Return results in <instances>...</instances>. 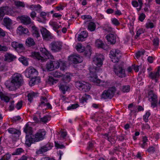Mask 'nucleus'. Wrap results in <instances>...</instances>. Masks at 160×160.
Wrapping results in <instances>:
<instances>
[{"instance_id": "obj_1", "label": "nucleus", "mask_w": 160, "mask_h": 160, "mask_svg": "<svg viewBox=\"0 0 160 160\" xmlns=\"http://www.w3.org/2000/svg\"><path fill=\"white\" fill-rule=\"evenodd\" d=\"M24 81L22 75L19 73H15L12 77L10 82L5 83L7 88L10 91H14L22 86Z\"/></svg>"}, {"instance_id": "obj_2", "label": "nucleus", "mask_w": 160, "mask_h": 160, "mask_svg": "<svg viewBox=\"0 0 160 160\" xmlns=\"http://www.w3.org/2000/svg\"><path fill=\"white\" fill-rule=\"evenodd\" d=\"M89 71L91 76L90 79L91 81L97 85L104 87L106 88L109 86L110 84L109 81H100L99 79L98 78L96 74V73L98 71V69L97 68H90Z\"/></svg>"}, {"instance_id": "obj_3", "label": "nucleus", "mask_w": 160, "mask_h": 160, "mask_svg": "<svg viewBox=\"0 0 160 160\" xmlns=\"http://www.w3.org/2000/svg\"><path fill=\"white\" fill-rule=\"evenodd\" d=\"M40 51L42 53L43 56L40 55L38 52H32L31 56L38 60H41L42 62L45 61L47 59L53 58L52 55L45 48H40Z\"/></svg>"}, {"instance_id": "obj_4", "label": "nucleus", "mask_w": 160, "mask_h": 160, "mask_svg": "<svg viewBox=\"0 0 160 160\" xmlns=\"http://www.w3.org/2000/svg\"><path fill=\"white\" fill-rule=\"evenodd\" d=\"M60 66L61 67V69L64 70L66 67V62L60 60L57 61H51L47 62L46 65V69L49 71L58 69Z\"/></svg>"}, {"instance_id": "obj_5", "label": "nucleus", "mask_w": 160, "mask_h": 160, "mask_svg": "<svg viewBox=\"0 0 160 160\" xmlns=\"http://www.w3.org/2000/svg\"><path fill=\"white\" fill-rule=\"evenodd\" d=\"M46 132L44 130H39L35 133L34 138H30L27 139L25 144L28 146H30L32 143L38 142L42 140L44 138Z\"/></svg>"}, {"instance_id": "obj_6", "label": "nucleus", "mask_w": 160, "mask_h": 160, "mask_svg": "<svg viewBox=\"0 0 160 160\" xmlns=\"http://www.w3.org/2000/svg\"><path fill=\"white\" fill-rule=\"evenodd\" d=\"M76 87L80 90L83 92H87L89 90L91 85L84 81H78L75 83Z\"/></svg>"}, {"instance_id": "obj_7", "label": "nucleus", "mask_w": 160, "mask_h": 160, "mask_svg": "<svg viewBox=\"0 0 160 160\" xmlns=\"http://www.w3.org/2000/svg\"><path fill=\"white\" fill-rule=\"evenodd\" d=\"M120 50L118 49H114L111 50L109 56L112 61L114 63L118 62L120 61Z\"/></svg>"}, {"instance_id": "obj_8", "label": "nucleus", "mask_w": 160, "mask_h": 160, "mask_svg": "<svg viewBox=\"0 0 160 160\" xmlns=\"http://www.w3.org/2000/svg\"><path fill=\"white\" fill-rule=\"evenodd\" d=\"M25 76L28 78L36 77L38 75L37 71L32 67L27 68L24 72Z\"/></svg>"}, {"instance_id": "obj_9", "label": "nucleus", "mask_w": 160, "mask_h": 160, "mask_svg": "<svg viewBox=\"0 0 160 160\" xmlns=\"http://www.w3.org/2000/svg\"><path fill=\"white\" fill-rule=\"evenodd\" d=\"M14 15V12L8 7L0 8V20L2 19L5 15Z\"/></svg>"}, {"instance_id": "obj_10", "label": "nucleus", "mask_w": 160, "mask_h": 160, "mask_svg": "<svg viewBox=\"0 0 160 160\" xmlns=\"http://www.w3.org/2000/svg\"><path fill=\"white\" fill-rule=\"evenodd\" d=\"M116 90V88L114 87L110 88L108 90L103 92L102 95V97L104 99L111 98L113 96Z\"/></svg>"}, {"instance_id": "obj_11", "label": "nucleus", "mask_w": 160, "mask_h": 160, "mask_svg": "<svg viewBox=\"0 0 160 160\" xmlns=\"http://www.w3.org/2000/svg\"><path fill=\"white\" fill-rule=\"evenodd\" d=\"M104 59V57L102 54H97L93 58V63L98 67H100L103 64Z\"/></svg>"}, {"instance_id": "obj_12", "label": "nucleus", "mask_w": 160, "mask_h": 160, "mask_svg": "<svg viewBox=\"0 0 160 160\" xmlns=\"http://www.w3.org/2000/svg\"><path fill=\"white\" fill-rule=\"evenodd\" d=\"M18 19L21 23L24 25H27L32 24L33 22H32L30 18L28 16L22 15L18 17Z\"/></svg>"}, {"instance_id": "obj_13", "label": "nucleus", "mask_w": 160, "mask_h": 160, "mask_svg": "<svg viewBox=\"0 0 160 160\" xmlns=\"http://www.w3.org/2000/svg\"><path fill=\"white\" fill-rule=\"evenodd\" d=\"M149 100L151 102V107L153 108L157 106V96L152 92H150L149 93Z\"/></svg>"}, {"instance_id": "obj_14", "label": "nucleus", "mask_w": 160, "mask_h": 160, "mask_svg": "<svg viewBox=\"0 0 160 160\" xmlns=\"http://www.w3.org/2000/svg\"><path fill=\"white\" fill-rule=\"evenodd\" d=\"M31 123L30 122H28L25 125L23 128L24 132L26 134V140L30 138H31V136L29 137V135H32L33 133V130L31 126Z\"/></svg>"}, {"instance_id": "obj_15", "label": "nucleus", "mask_w": 160, "mask_h": 160, "mask_svg": "<svg viewBox=\"0 0 160 160\" xmlns=\"http://www.w3.org/2000/svg\"><path fill=\"white\" fill-rule=\"evenodd\" d=\"M62 47V43L59 42H52L50 44V47L51 50L53 52L59 51Z\"/></svg>"}, {"instance_id": "obj_16", "label": "nucleus", "mask_w": 160, "mask_h": 160, "mask_svg": "<svg viewBox=\"0 0 160 160\" xmlns=\"http://www.w3.org/2000/svg\"><path fill=\"white\" fill-rule=\"evenodd\" d=\"M68 59L74 63H80L82 61V57L76 54L70 56L68 57Z\"/></svg>"}, {"instance_id": "obj_17", "label": "nucleus", "mask_w": 160, "mask_h": 160, "mask_svg": "<svg viewBox=\"0 0 160 160\" xmlns=\"http://www.w3.org/2000/svg\"><path fill=\"white\" fill-rule=\"evenodd\" d=\"M52 146V144L48 143L45 146L42 147L38 150H37L36 152V153L38 154H41L43 152H46L51 149Z\"/></svg>"}, {"instance_id": "obj_18", "label": "nucleus", "mask_w": 160, "mask_h": 160, "mask_svg": "<svg viewBox=\"0 0 160 160\" xmlns=\"http://www.w3.org/2000/svg\"><path fill=\"white\" fill-rule=\"evenodd\" d=\"M160 70V68H158V71L157 72H151L149 75V77L153 80H155V82H157L158 78L159 76V72Z\"/></svg>"}, {"instance_id": "obj_19", "label": "nucleus", "mask_w": 160, "mask_h": 160, "mask_svg": "<svg viewBox=\"0 0 160 160\" xmlns=\"http://www.w3.org/2000/svg\"><path fill=\"white\" fill-rule=\"evenodd\" d=\"M138 2L136 0H133L132 2V5L134 7H139L138 8H137L138 11H140L142 8L143 4V0H138Z\"/></svg>"}, {"instance_id": "obj_20", "label": "nucleus", "mask_w": 160, "mask_h": 160, "mask_svg": "<svg viewBox=\"0 0 160 160\" xmlns=\"http://www.w3.org/2000/svg\"><path fill=\"white\" fill-rule=\"evenodd\" d=\"M108 42L111 44H114L116 42V35L112 33L108 34L106 36Z\"/></svg>"}, {"instance_id": "obj_21", "label": "nucleus", "mask_w": 160, "mask_h": 160, "mask_svg": "<svg viewBox=\"0 0 160 160\" xmlns=\"http://www.w3.org/2000/svg\"><path fill=\"white\" fill-rule=\"evenodd\" d=\"M41 31L43 39L48 40L50 38V32L45 28H42Z\"/></svg>"}, {"instance_id": "obj_22", "label": "nucleus", "mask_w": 160, "mask_h": 160, "mask_svg": "<svg viewBox=\"0 0 160 160\" xmlns=\"http://www.w3.org/2000/svg\"><path fill=\"white\" fill-rule=\"evenodd\" d=\"M4 57V60L8 62L13 61L16 58V57L14 55L9 52H7L5 54Z\"/></svg>"}, {"instance_id": "obj_23", "label": "nucleus", "mask_w": 160, "mask_h": 160, "mask_svg": "<svg viewBox=\"0 0 160 160\" xmlns=\"http://www.w3.org/2000/svg\"><path fill=\"white\" fill-rule=\"evenodd\" d=\"M17 31V32L19 35L28 34L29 33L28 30L27 28H24L21 26H20L18 27Z\"/></svg>"}, {"instance_id": "obj_24", "label": "nucleus", "mask_w": 160, "mask_h": 160, "mask_svg": "<svg viewBox=\"0 0 160 160\" xmlns=\"http://www.w3.org/2000/svg\"><path fill=\"white\" fill-rule=\"evenodd\" d=\"M88 36V33L86 31H82L78 35L77 40L78 41H84Z\"/></svg>"}, {"instance_id": "obj_25", "label": "nucleus", "mask_w": 160, "mask_h": 160, "mask_svg": "<svg viewBox=\"0 0 160 160\" xmlns=\"http://www.w3.org/2000/svg\"><path fill=\"white\" fill-rule=\"evenodd\" d=\"M105 135L107 137L108 141L110 142L112 144L115 142L117 138L114 134L112 135L111 133L109 132L108 134H106Z\"/></svg>"}, {"instance_id": "obj_26", "label": "nucleus", "mask_w": 160, "mask_h": 160, "mask_svg": "<svg viewBox=\"0 0 160 160\" xmlns=\"http://www.w3.org/2000/svg\"><path fill=\"white\" fill-rule=\"evenodd\" d=\"M59 87L63 94H65L66 92L69 89V87L68 85L64 82H61L59 85Z\"/></svg>"}, {"instance_id": "obj_27", "label": "nucleus", "mask_w": 160, "mask_h": 160, "mask_svg": "<svg viewBox=\"0 0 160 160\" xmlns=\"http://www.w3.org/2000/svg\"><path fill=\"white\" fill-rule=\"evenodd\" d=\"M11 44L12 47L16 49L23 50L24 49L23 45L22 44L16 42H12Z\"/></svg>"}, {"instance_id": "obj_28", "label": "nucleus", "mask_w": 160, "mask_h": 160, "mask_svg": "<svg viewBox=\"0 0 160 160\" xmlns=\"http://www.w3.org/2000/svg\"><path fill=\"white\" fill-rule=\"evenodd\" d=\"M12 21L9 18L5 17L3 19V24L7 28H8L12 24Z\"/></svg>"}, {"instance_id": "obj_29", "label": "nucleus", "mask_w": 160, "mask_h": 160, "mask_svg": "<svg viewBox=\"0 0 160 160\" xmlns=\"http://www.w3.org/2000/svg\"><path fill=\"white\" fill-rule=\"evenodd\" d=\"M40 78L39 77H32L31 79L29 81V84L30 86H32L35 84L40 82Z\"/></svg>"}, {"instance_id": "obj_30", "label": "nucleus", "mask_w": 160, "mask_h": 160, "mask_svg": "<svg viewBox=\"0 0 160 160\" xmlns=\"http://www.w3.org/2000/svg\"><path fill=\"white\" fill-rule=\"evenodd\" d=\"M49 24L51 26L53 29L55 31L58 32V29L61 28V26L59 25L58 23L54 22L52 21H51L49 22Z\"/></svg>"}, {"instance_id": "obj_31", "label": "nucleus", "mask_w": 160, "mask_h": 160, "mask_svg": "<svg viewBox=\"0 0 160 160\" xmlns=\"http://www.w3.org/2000/svg\"><path fill=\"white\" fill-rule=\"evenodd\" d=\"M95 46L98 48H102L105 49V45L102 41L100 39H97L95 42Z\"/></svg>"}, {"instance_id": "obj_32", "label": "nucleus", "mask_w": 160, "mask_h": 160, "mask_svg": "<svg viewBox=\"0 0 160 160\" xmlns=\"http://www.w3.org/2000/svg\"><path fill=\"white\" fill-rule=\"evenodd\" d=\"M128 108L130 111V114L131 115H132V113H135L137 112V106L134 105L132 103L129 105Z\"/></svg>"}, {"instance_id": "obj_33", "label": "nucleus", "mask_w": 160, "mask_h": 160, "mask_svg": "<svg viewBox=\"0 0 160 160\" xmlns=\"http://www.w3.org/2000/svg\"><path fill=\"white\" fill-rule=\"evenodd\" d=\"M0 97L2 100L6 102L9 101L10 98L7 93H3L2 92H0Z\"/></svg>"}, {"instance_id": "obj_34", "label": "nucleus", "mask_w": 160, "mask_h": 160, "mask_svg": "<svg viewBox=\"0 0 160 160\" xmlns=\"http://www.w3.org/2000/svg\"><path fill=\"white\" fill-rule=\"evenodd\" d=\"M38 96L37 93L31 91L28 94V99L29 101L31 102L32 101L33 98H35Z\"/></svg>"}, {"instance_id": "obj_35", "label": "nucleus", "mask_w": 160, "mask_h": 160, "mask_svg": "<svg viewBox=\"0 0 160 160\" xmlns=\"http://www.w3.org/2000/svg\"><path fill=\"white\" fill-rule=\"evenodd\" d=\"M35 44L34 40L31 38H28L26 40V44L28 46H34Z\"/></svg>"}, {"instance_id": "obj_36", "label": "nucleus", "mask_w": 160, "mask_h": 160, "mask_svg": "<svg viewBox=\"0 0 160 160\" xmlns=\"http://www.w3.org/2000/svg\"><path fill=\"white\" fill-rule=\"evenodd\" d=\"M62 80L64 83H66L69 82L71 80V76L68 73H66L62 76Z\"/></svg>"}, {"instance_id": "obj_37", "label": "nucleus", "mask_w": 160, "mask_h": 160, "mask_svg": "<svg viewBox=\"0 0 160 160\" xmlns=\"http://www.w3.org/2000/svg\"><path fill=\"white\" fill-rule=\"evenodd\" d=\"M155 26V23L149 20H148L145 24V27L147 29H152Z\"/></svg>"}, {"instance_id": "obj_38", "label": "nucleus", "mask_w": 160, "mask_h": 160, "mask_svg": "<svg viewBox=\"0 0 160 160\" xmlns=\"http://www.w3.org/2000/svg\"><path fill=\"white\" fill-rule=\"evenodd\" d=\"M114 71L115 74L119 77H120V64H116L114 66Z\"/></svg>"}, {"instance_id": "obj_39", "label": "nucleus", "mask_w": 160, "mask_h": 160, "mask_svg": "<svg viewBox=\"0 0 160 160\" xmlns=\"http://www.w3.org/2000/svg\"><path fill=\"white\" fill-rule=\"evenodd\" d=\"M130 86L128 85H124L121 88V91L122 93H127L130 91Z\"/></svg>"}, {"instance_id": "obj_40", "label": "nucleus", "mask_w": 160, "mask_h": 160, "mask_svg": "<svg viewBox=\"0 0 160 160\" xmlns=\"http://www.w3.org/2000/svg\"><path fill=\"white\" fill-rule=\"evenodd\" d=\"M57 80L54 79L53 78L51 77H49L47 82L48 84L50 85H53L57 82Z\"/></svg>"}, {"instance_id": "obj_41", "label": "nucleus", "mask_w": 160, "mask_h": 160, "mask_svg": "<svg viewBox=\"0 0 160 160\" xmlns=\"http://www.w3.org/2000/svg\"><path fill=\"white\" fill-rule=\"evenodd\" d=\"M142 143L141 144V147L142 148H145V147L147 146V142L148 140L147 137L146 136H144L142 137Z\"/></svg>"}, {"instance_id": "obj_42", "label": "nucleus", "mask_w": 160, "mask_h": 160, "mask_svg": "<svg viewBox=\"0 0 160 160\" xmlns=\"http://www.w3.org/2000/svg\"><path fill=\"white\" fill-rule=\"evenodd\" d=\"M77 51L80 52H82L85 50V48L80 43H78L76 46Z\"/></svg>"}, {"instance_id": "obj_43", "label": "nucleus", "mask_w": 160, "mask_h": 160, "mask_svg": "<svg viewBox=\"0 0 160 160\" xmlns=\"http://www.w3.org/2000/svg\"><path fill=\"white\" fill-rule=\"evenodd\" d=\"M14 3L15 6L17 7L24 8L26 6V4L24 2L19 1H15Z\"/></svg>"}, {"instance_id": "obj_44", "label": "nucleus", "mask_w": 160, "mask_h": 160, "mask_svg": "<svg viewBox=\"0 0 160 160\" xmlns=\"http://www.w3.org/2000/svg\"><path fill=\"white\" fill-rule=\"evenodd\" d=\"M32 34L34 37L38 38L40 37V34L39 33L38 31L36 28L34 26H32Z\"/></svg>"}, {"instance_id": "obj_45", "label": "nucleus", "mask_w": 160, "mask_h": 160, "mask_svg": "<svg viewBox=\"0 0 160 160\" xmlns=\"http://www.w3.org/2000/svg\"><path fill=\"white\" fill-rule=\"evenodd\" d=\"M88 29L91 31H94L96 28V25L93 22H90L88 26Z\"/></svg>"}, {"instance_id": "obj_46", "label": "nucleus", "mask_w": 160, "mask_h": 160, "mask_svg": "<svg viewBox=\"0 0 160 160\" xmlns=\"http://www.w3.org/2000/svg\"><path fill=\"white\" fill-rule=\"evenodd\" d=\"M90 98L89 95H88L85 94L80 99V102L81 103H84L86 102L87 100Z\"/></svg>"}, {"instance_id": "obj_47", "label": "nucleus", "mask_w": 160, "mask_h": 160, "mask_svg": "<svg viewBox=\"0 0 160 160\" xmlns=\"http://www.w3.org/2000/svg\"><path fill=\"white\" fill-rule=\"evenodd\" d=\"M18 60L20 62H22V63L25 66H27L28 65V62L25 58L21 57L19 58Z\"/></svg>"}, {"instance_id": "obj_48", "label": "nucleus", "mask_w": 160, "mask_h": 160, "mask_svg": "<svg viewBox=\"0 0 160 160\" xmlns=\"http://www.w3.org/2000/svg\"><path fill=\"white\" fill-rule=\"evenodd\" d=\"M47 102V99L45 97H42L41 98V103L40 104V106L42 107L46 106Z\"/></svg>"}, {"instance_id": "obj_49", "label": "nucleus", "mask_w": 160, "mask_h": 160, "mask_svg": "<svg viewBox=\"0 0 160 160\" xmlns=\"http://www.w3.org/2000/svg\"><path fill=\"white\" fill-rule=\"evenodd\" d=\"M151 113L149 111H147L143 115V119L145 122H147L148 121V118L150 116Z\"/></svg>"}, {"instance_id": "obj_50", "label": "nucleus", "mask_w": 160, "mask_h": 160, "mask_svg": "<svg viewBox=\"0 0 160 160\" xmlns=\"http://www.w3.org/2000/svg\"><path fill=\"white\" fill-rule=\"evenodd\" d=\"M91 50L90 47H87L85 52V55L88 58L90 57L91 54Z\"/></svg>"}, {"instance_id": "obj_51", "label": "nucleus", "mask_w": 160, "mask_h": 160, "mask_svg": "<svg viewBox=\"0 0 160 160\" xmlns=\"http://www.w3.org/2000/svg\"><path fill=\"white\" fill-rule=\"evenodd\" d=\"M104 30L108 32H111L113 30L112 28L111 27L109 23H107V24L104 25Z\"/></svg>"}, {"instance_id": "obj_52", "label": "nucleus", "mask_w": 160, "mask_h": 160, "mask_svg": "<svg viewBox=\"0 0 160 160\" xmlns=\"http://www.w3.org/2000/svg\"><path fill=\"white\" fill-rule=\"evenodd\" d=\"M78 106V104H71L67 107V109L68 110H72L76 109Z\"/></svg>"}, {"instance_id": "obj_53", "label": "nucleus", "mask_w": 160, "mask_h": 160, "mask_svg": "<svg viewBox=\"0 0 160 160\" xmlns=\"http://www.w3.org/2000/svg\"><path fill=\"white\" fill-rule=\"evenodd\" d=\"M144 32V30L142 28H140L137 31L136 34L135 35V38H137L141 34L143 33Z\"/></svg>"}, {"instance_id": "obj_54", "label": "nucleus", "mask_w": 160, "mask_h": 160, "mask_svg": "<svg viewBox=\"0 0 160 160\" xmlns=\"http://www.w3.org/2000/svg\"><path fill=\"white\" fill-rule=\"evenodd\" d=\"M40 116L39 114H37L33 117V119L35 122L38 123L40 121L39 119H40Z\"/></svg>"}, {"instance_id": "obj_55", "label": "nucleus", "mask_w": 160, "mask_h": 160, "mask_svg": "<svg viewBox=\"0 0 160 160\" xmlns=\"http://www.w3.org/2000/svg\"><path fill=\"white\" fill-rule=\"evenodd\" d=\"M153 44L155 47L157 48L159 44V39L158 38H156L152 40Z\"/></svg>"}, {"instance_id": "obj_56", "label": "nucleus", "mask_w": 160, "mask_h": 160, "mask_svg": "<svg viewBox=\"0 0 160 160\" xmlns=\"http://www.w3.org/2000/svg\"><path fill=\"white\" fill-rule=\"evenodd\" d=\"M126 76L125 70L124 67H122L121 66V78H124Z\"/></svg>"}, {"instance_id": "obj_57", "label": "nucleus", "mask_w": 160, "mask_h": 160, "mask_svg": "<svg viewBox=\"0 0 160 160\" xmlns=\"http://www.w3.org/2000/svg\"><path fill=\"white\" fill-rule=\"evenodd\" d=\"M111 22L112 24L116 26H117L119 24V21L115 18H112L111 19Z\"/></svg>"}, {"instance_id": "obj_58", "label": "nucleus", "mask_w": 160, "mask_h": 160, "mask_svg": "<svg viewBox=\"0 0 160 160\" xmlns=\"http://www.w3.org/2000/svg\"><path fill=\"white\" fill-rule=\"evenodd\" d=\"M50 118L49 116H45L42 118H40V121H41L44 123H46L50 120Z\"/></svg>"}, {"instance_id": "obj_59", "label": "nucleus", "mask_w": 160, "mask_h": 160, "mask_svg": "<svg viewBox=\"0 0 160 160\" xmlns=\"http://www.w3.org/2000/svg\"><path fill=\"white\" fill-rule=\"evenodd\" d=\"M23 152V150L22 148H17L16 150L13 153L12 155H19V154L21 153L22 152Z\"/></svg>"}, {"instance_id": "obj_60", "label": "nucleus", "mask_w": 160, "mask_h": 160, "mask_svg": "<svg viewBox=\"0 0 160 160\" xmlns=\"http://www.w3.org/2000/svg\"><path fill=\"white\" fill-rule=\"evenodd\" d=\"M8 131L11 134H17L18 133H19V131L16 129L13 128H11L8 129Z\"/></svg>"}, {"instance_id": "obj_61", "label": "nucleus", "mask_w": 160, "mask_h": 160, "mask_svg": "<svg viewBox=\"0 0 160 160\" xmlns=\"http://www.w3.org/2000/svg\"><path fill=\"white\" fill-rule=\"evenodd\" d=\"M53 75L55 77L60 78L62 77L63 74L59 72L55 71L53 73Z\"/></svg>"}, {"instance_id": "obj_62", "label": "nucleus", "mask_w": 160, "mask_h": 160, "mask_svg": "<svg viewBox=\"0 0 160 160\" xmlns=\"http://www.w3.org/2000/svg\"><path fill=\"white\" fill-rule=\"evenodd\" d=\"M145 52L144 51H139L136 53L135 56L137 58H139L141 55H143Z\"/></svg>"}, {"instance_id": "obj_63", "label": "nucleus", "mask_w": 160, "mask_h": 160, "mask_svg": "<svg viewBox=\"0 0 160 160\" xmlns=\"http://www.w3.org/2000/svg\"><path fill=\"white\" fill-rule=\"evenodd\" d=\"M14 101H11L9 102V109L12 111L14 109Z\"/></svg>"}, {"instance_id": "obj_64", "label": "nucleus", "mask_w": 160, "mask_h": 160, "mask_svg": "<svg viewBox=\"0 0 160 160\" xmlns=\"http://www.w3.org/2000/svg\"><path fill=\"white\" fill-rule=\"evenodd\" d=\"M10 158V155L8 154H6L4 155L3 157L0 158V160H8Z\"/></svg>"}]
</instances>
